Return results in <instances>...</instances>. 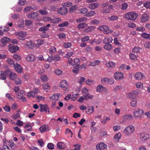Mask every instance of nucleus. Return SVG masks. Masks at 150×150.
<instances>
[{"instance_id": "1", "label": "nucleus", "mask_w": 150, "mask_h": 150, "mask_svg": "<svg viewBox=\"0 0 150 150\" xmlns=\"http://www.w3.org/2000/svg\"><path fill=\"white\" fill-rule=\"evenodd\" d=\"M138 16V14L134 12L128 13L125 15V18L128 20L134 21Z\"/></svg>"}, {"instance_id": "2", "label": "nucleus", "mask_w": 150, "mask_h": 150, "mask_svg": "<svg viewBox=\"0 0 150 150\" xmlns=\"http://www.w3.org/2000/svg\"><path fill=\"white\" fill-rule=\"evenodd\" d=\"M134 131V127L132 125H130L125 129L123 132L125 135L127 136L131 134Z\"/></svg>"}, {"instance_id": "3", "label": "nucleus", "mask_w": 150, "mask_h": 150, "mask_svg": "<svg viewBox=\"0 0 150 150\" xmlns=\"http://www.w3.org/2000/svg\"><path fill=\"white\" fill-rule=\"evenodd\" d=\"M26 33L25 32L19 31L15 33V34L19 36L18 39L20 40H24L25 39V36L26 35Z\"/></svg>"}, {"instance_id": "4", "label": "nucleus", "mask_w": 150, "mask_h": 150, "mask_svg": "<svg viewBox=\"0 0 150 150\" xmlns=\"http://www.w3.org/2000/svg\"><path fill=\"white\" fill-rule=\"evenodd\" d=\"M67 8L66 7L63 6L58 9L57 10V13L62 15L66 14L67 13Z\"/></svg>"}, {"instance_id": "5", "label": "nucleus", "mask_w": 150, "mask_h": 150, "mask_svg": "<svg viewBox=\"0 0 150 150\" xmlns=\"http://www.w3.org/2000/svg\"><path fill=\"white\" fill-rule=\"evenodd\" d=\"M40 111L41 112L45 111L46 112H47L48 113L50 112L48 106L46 105L40 104Z\"/></svg>"}, {"instance_id": "6", "label": "nucleus", "mask_w": 150, "mask_h": 150, "mask_svg": "<svg viewBox=\"0 0 150 150\" xmlns=\"http://www.w3.org/2000/svg\"><path fill=\"white\" fill-rule=\"evenodd\" d=\"M68 85L67 81L65 80H63L59 84V86L60 87L64 89L65 91H68L67 86Z\"/></svg>"}, {"instance_id": "7", "label": "nucleus", "mask_w": 150, "mask_h": 150, "mask_svg": "<svg viewBox=\"0 0 150 150\" xmlns=\"http://www.w3.org/2000/svg\"><path fill=\"white\" fill-rule=\"evenodd\" d=\"M96 91L98 92H105V93H108V89L101 85L97 86Z\"/></svg>"}, {"instance_id": "8", "label": "nucleus", "mask_w": 150, "mask_h": 150, "mask_svg": "<svg viewBox=\"0 0 150 150\" xmlns=\"http://www.w3.org/2000/svg\"><path fill=\"white\" fill-rule=\"evenodd\" d=\"M8 47L9 51L12 53L15 52L19 49V47L18 46L12 44L9 45Z\"/></svg>"}, {"instance_id": "9", "label": "nucleus", "mask_w": 150, "mask_h": 150, "mask_svg": "<svg viewBox=\"0 0 150 150\" xmlns=\"http://www.w3.org/2000/svg\"><path fill=\"white\" fill-rule=\"evenodd\" d=\"M107 145L103 142H101L98 144L96 146V148L97 150H104L106 148Z\"/></svg>"}, {"instance_id": "10", "label": "nucleus", "mask_w": 150, "mask_h": 150, "mask_svg": "<svg viewBox=\"0 0 150 150\" xmlns=\"http://www.w3.org/2000/svg\"><path fill=\"white\" fill-rule=\"evenodd\" d=\"M134 116L138 118H140L144 113L143 110L141 109H137L134 112Z\"/></svg>"}, {"instance_id": "11", "label": "nucleus", "mask_w": 150, "mask_h": 150, "mask_svg": "<svg viewBox=\"0 0 150 150\" xmlns=\"http://www.w3.org/2000/svg\"><path fill=\"white\" fill-rule=\"evenodd\" d=\"M1 41L2 43L1 45V46L4 47L6 45V43L10 41V39L7 37H4L1 39Z\"/></svg>"}, {"instance_id": "12", "label": "nucleus", "mask_w": 150, "mask_h": 150, "mask_svg": "<svg viewBox=\"0 0 150 150\" xmlns=\"http://www.w3.org/2000/svg\"><path fill=\"white\" fill-rule=\"evenodd\" d=\"M149 18L150 17L149 15L146 13H144L140 17L142 22H144L147 21Z\"/></svg>"}, {"instance_id": "13", "label": "nucleus", "mask_w": 150, "mask_h": 150, "mask_svg": "<svg viewBox=\"0 0 150 150\" xmlns=\"http://www.w3.org/2000/svg\"><path fill=\"white\" fill-rule=\"evenodd\" d=\"M139 137L141 139L144 141L149 138V135L146 133H141L139 134Z\"/></svg>"}, {"instance_id": "14", "label": "nucleus", "mask_w": 150, "mask_h": 150, "mask_svg": "<svg viewBox=\"0 0 150 150\" xmlns=\"http://www.w3.org/2000/svg\"><path fill=\"white\" fill-rule=\"evenodd\" d=\"M115 78L116 79L119 80L122 79L123 77V74L122 72H118L114 74Z\"/></svg>"}, {"instance_id": "15", "label": "nucleus", "mask_w": 150, "mask_h": 150, "mask_svg": "<svg viewBox=\"0 0 150 150\" xmlns=\"http://www.w3.org/2000/svg\"><path fill=\"white\" fill-rule=\"evenodd\" d=\"M38 15V14L37 12H33L28 14L27 16L30 19H34L36 18Z\"/></svg>"}, {"instance_id": "16", "label": "nucleus", "mask_w": 150, "mask_h": 150, "mask_svg": "<svg viewBox=\"0 0 150 150\" xmlns=\"http://www.w3.org/2000/svg\"><path fill=\"white\" fill-rule=\"evenodd\" d=\"M103 31L105 34H108L111 33L112 30L109 29V27L106 25H103Z\"/></svg>"}, {"instance_id": "17", "label": "nucleus", "mask_w": 150, "mask_h": 150, "mask_svg": "<svg viewBox=\"0 0 150 150\" xmlns=\"http://www.w3.org/2000/svg\"><path fill=\"white\" fill-rule=\"evenodd\" d=\"M51 60H50V59L48 58L47 61L50 62H52L51 60H52L55 62H57L60 60V57L58 55H56L54 56V57H53V56H52L51 57Z\"/></svg>"}, {"instance_id": "18", "label": "nucleus", "mask_w": 150, "mask_h": 150, "mask_svg": "<svg viewBox=\"0 0 150 150\" xmlns=\"http://www.w3.org/2000/svg\"><path fill=\"white\" fill-rule=\"evenodd\" d=\"M13 66L17 72L18 73L21 72L22 71V67L19 64L16 63L15 64H13Z\"/></svg>"}, {"instance_id": "19", "label": "nucleus", "mask_w": 150, "mask_h": 150, "mask_svg": "<svg viewBox=\"0 0 150 150\" xmlns=\"http://www.w3.org/2000/svg\"><path fill=\"white\" fill-rule=\"evenodd\" d=\"M112 40L113 39L111 37L105 38L103 40V42L104 44L110 43L111 42Z\"/></svg>"}, {"instance_id": "20", "label": "nucleus", "mask_w": 150, "mask_h": 150, "mask_svg": "<svg viewBox=\"0 0 150 150\" xmlns=\"http://www.w3.org/2000/svg\"><path fill=\"white\" fill-rule=\"evenodd\" d=\"M27 61L28 62H32L34 61L35 59V56L32 54L28 55L26 58Z\"/></svg>"}, {"instance_id": "21", "label": "nucleus", "mask_w": 150, "mask_h": 150, "mask_svg": "<svg viewBox=\"0 0 150 150\" xmlns=\"http://www.w3.org/2000/svg\"><path fill=\"white\" fill-rule=\"evenodd\" d=\"M99 4L97 3H92L88 5V7L91 9H94L97 8Z\"/></svg>"}, {"instance_id": "22", "label": "nucleus", "mask_w": 150, "mask_h": 150, "mask_svg": "<svg viewBox=\"0 0 150 150\" xmlns=\"http://www.w3.org/2000/svg\"><path fill=\"white\" fill-rule=\"evenodd\" d=\"M87 108V109H86V112L88 114H91L94 111V107L93 106H89Z\"/></svg>"}, {"instance_id": "23", "label": "nucleus", "mask_w": 150, "mask_h": 150, "mask_svg": "<svg viewBox=\"0 0 150 150\" xmlns=\"http://www.w3.org/2000/svg\"><path fill=\"white\" fill-rule=\"evenodd\" d=\"M143 76V75L142 73L138 72L135 74L134 77L136 79L139 80L141 79Z\"/></svg>"}, {"instance_id": "24", "label": "nucleus", "mask_w": 150, "mask_h": 150, "mask_svg": "<svg viewBox=\"0 0 150 150\" xmlns=\"http://www.w3.org/2000/svg\"><path fill=\"white\" fill-rule=\"evenodd\" d=\"M38 92V90H36L35 91H30L29 92L27 95V96L28 97H34L35 96V94Z\"/></svg>"}, {"instance_id": "25", "label": "nucleus", "mask_w": 150, "mask_h": 150, "mask_svg": "<svg viewBox=\"0 0 150 150\" xmlns=\"http://www.w3.org/2000/svg\"><path fill=\"white\" fill-rule=\"evenodd\" d=\"M115 64V63L113 62L110 61L106 63V65L107 67L109 68H113Z\"/></svg>"}, {"instance_id": "26", "label": "nucleus", "mask_w": 150, "mask_h": 150, "mask_svg": "<svg viewBox=\"0 0 150 150\" xmlns=\"http://www.w3.org/2000/svg\"><path fill=\"white\" fill-rule=\"evenodd\" d=\"M105 45L104 46L103 48L107 50H110L112 48V45L110 43L105 44Z\"/></svg>"}, {"instance_id": "27", "label": "nucleus", "mask_w": 150, "mask_h": 150, "mask_svg": "<svg viewBox=\"0 0 150 150\" xmlns=\"http://www.w3.org/2000/svg\"><path fill=\"white\" fill-rule=\"evenodd\" d=\"M87 27V24L85 23H81L79 24L77 27V28L79 30L83 29Z\"/></svg>"}, {"instance_id": "28", "label": "nucleus", "mask_w": 150, "mask_h": 150, "mask_svg": "<svg viewBox=\"0 0 150 150\" xmlns=\"http://www.w3.org/2000/svg\"><path fill=\"white\" fill-rule=\"evenodd\" d=\"M83 98L84 99L86 100H88L89 99H92L93 96L92 95H91L87 93L86 94H84L83 95Z\"/></svg>"}, {"instance_id": "29", "label": "nucleus", "mask_w": 150, "mask_h": 150, "mask_svg": "<svg viewBox=\"0 0 150 150\" xmlns=\"http://www.w3.org/2000/svg\"><path fill=\"white\" fill-rule=\"evenodd\" d=\"M100 61L99 60H95L93 62H91L89 64V66H94L98 64V63L100 62Z\"/></svg>"}, {"instance_id": "30", "label": "nucleus", "mask_w": 150, "mask_h": 150, "mask_svg": "<svg viewBox=\"0 0 150 150\" xmlns=\"http://www.w3.org/2000/svg\"><path fill=\"white\" fill-rule=\"evenodd\" d=\"M57 145L58 148H59V149H64L65 147V146L64 144L62 142H58L57 144Z\"/></svg>"}, {"instance_id": "31", "label": "nucleus", "mask_w": 150, "mask_h": 150, "mask_svg": "<svg viewBox=\"0 0 150 150\" xmlns=\"http://www.w3.org/2000/svg\"><path fill=\"white\" fill-rule=\"evenodd\" d=\"M95 27L93 26H90L88 27L84 31L86 33H88L91 32L92 31L94 30L95 29Z\"/></svg>"}, {"instance_id": "32", "label": "nucleus", "mask_w": 150, "mask_h": 150, "mask_svg": "<svg viewBox=\"0 0 150 150\" xmlns=\"http://www.w3.org/2000/svg\"><path fill=\"white\" fill-rule=\"evenodd\" d=\"M141 49V48L139 47H134L132 50V52L134 53H137L139 52Z\"/></svg>"}, {"instance_id": "33", "label": "nucleus", "mask_w": 150, "mask_h": 150, "mask_svg": "<svg viewBox=\"0 0 150 150\" xmlns=\"http://www.w3.org/2000/svg\"><path fill=\"white\" fill-rule=\"evenodd\" d=\"M123 118L125 121L127 120H131L132 119L133 117L130 115H126L123 116Z\"/></svg>"}, {"instance_id": "34", "label": "nucleus", "mask_w": 150, "mask_h": 150, "mask_svg": "<svg viewBox=\"0 0 150 150\" xmlns=\"http://www.w3.org/2000/svg\"><path fill=\"white\" fill-rule=\"evenodd\" d=\"M74 73L77 74L79 71V65H77L74 67V69L72 70Z\"/></svg>"}, {"instance_id": "35", "label": "nucleus", "mask_w": 150, "mask_h": 150, "mask_svg": "<svg viewBox=\"0 0 150 150\" xmlns=\"http://www.w3.org/2000/svg\"><path fill=\"white\" fill-rule=\"evenodd\" d=\"M121 133H118L116 134L114 136V139L115 141H118L121 138Z\"/></svg>"}, {"instance_id": "36", "label": "nucleus", "mask_w": 150, "mask_h": 150, "mask_svg": "<svg viewBox=\"0 0 150 150\" xmlns=\"http://www.w3.org/2000/svg\"><path fill=\"white\" fill-rule=\"evenodd\" d=\"M40 78L42 81L46 82L48 81V79L47 76L45 74H42L41 75Z\"/></svg>"}, {"instance_id": "37", "label": "nucleus", "mask_w": 150, "mask_h": 150, "mask_svg": "<svg viewBox=\"0 0 150 150\" xmlns=\"http://www.w3.org/2000/svg\"><path fill=\"white\" fill-rule=\"evenodd\" d=\"M56 52V48L54 47H52L49 49V52L50 54H54Z\"/></svg>"}, {"instance_id": "38", "label": "nucleus", "mask_w": 150, "mask_h": 150, "mask_svg": "<svg viewBox=\"0 0 150 150\" xmlns=\"http://www.w3.org/2000/svg\"><path fill=\"white\" fill-rule=\"evenodd\" d=\"M17 75L15 73L12 72L9 76V78L12 80H14L16 79Z\"/></svg>"}, {"instance_id": "39", "label": "nucleus", "mask_w": 150, "mask_h": 150, "mask_svg": "<svg viewBox=\"0 0 150 150\" xmlns=\"http://www.w3.org/2000/svg\"><path fill=\"white\" fill-rule=\"evenodd\" d=\"M141 36L144 38L150 39V34H148L146 33H143L142 34Z\"/></svg>"}, {"instance_id": "40", "label": "nucleus", "mask_w": 150, "mask_h": 150, "mask_svg": "<svg viewBox=\"0 0 150 150\" xmlns=\"http://www.w3.org/2000/svg\"><path fill=\"white\" fill-rule=\"evenodd\" d=\"M48 30V28H47L46 27H45V26H43L40 28L39 29V30L40 31L42 32V33H45L46 31L47 30Z\"/></svg>"}, {"instance_id": "41", "label": "nucleus", "mask_w": 150, "mask_h": 150, "mask_svg": "<svg viewBox=\"0 0 150 150\" xmlns=\"http://www.w3.org/2000/svg\"><path fill=\"white\" fill-rule=\"evenodd\" d=\"M79 58H76L73 60V62H72L71 65L74 66L78 63L79 62Z\"/></svg>"}, {"instance_id": "42", "label": "nucleus", "mask_w": 150, "mask_h": 150, "mask_svg": "<svg viewBox=\"0 0 150 150\" xmlns=\"http://www.w3.org/2000/svg\"><path fill=\"white\" fill-rule=\"evenodd\" d=\"M131 105L133 107H135L137 105V100L134 99H133L130 103Z\"/></svg>"}, {"instance_id": "43", "label": "nucleus", "mask_w": 150, "mask_h": 150, "mask_svg": "<svg viewBox=\"0 0 150 150\" xmlns=\"http://www.w3.org/2000/svg\"><path fill=\"white\" fill-rule=\"evenodd\" d=\"M1 74H0V78L3 80H5L6 79V76L4 74V73L2 71H1Z\"/></svg>"}, {"instance_id": "44", "label": "nucleus", "mask_w": 150, "mask_h": 150, "mask_svg": "<svg viewBox=\"0 0 150 150\" xmlns=\"http://www.w3.org/2000/svg\"><path fill=\"white\" fill-rule=\"evenodd\" d=\"M118 17L116 16H112L111 17H109L108 19L111 21H114L118 19Z\"/></svg>"}, {"instance_id": "45", "label": "nucleus", "mask_w": 150, "mask_h": 150, "mask_svg": "<svg viewBox=\"0 0 150 150\" xmlns=\"http://www.w3.org/2000/svg\"><path fill=\"white\" fill-rule=\"evenodd\" d=\"M69 24V23L67 21L64 22L62 23L59 24L58 25V27H64V26H67Z\"/></svg>"}, {"instance_id": "46", "label": "nucleus", "mask_w": 150, "mask_h": 150, "mask_svg": "<svg viewBox=\"0 0 150 150\" xmlns=\"http://www.w3.org/2000/svg\"><path fill=\"white\" fill-rule=\"evenodd\" d=\"M101 12L104 13H108L110 12V11L109 8H103L101 10Z\"/></svg>"}, {"instance_id": "47", "label": "nucleus", "mask_w": 150, "mask_h": 150, "mask_svg": "<svg viewBox=\"0 0 150 150\" xmlns=\"http://www.w3.org/2000/svg\"><path fill=\"white\" fill-rule=\"evenodd\" d=\"M85 80V78L83 77H81L80 79L78 81V83L80 84V86L81 87V85L82 84V83L84 82Z\"/></svg>"}, {"instance_id": "48", "label": "nucleus", "mask_w": 150, "mask_h": 150, "mask_svg": "<svg viewBox=\"0 0 150 150\" xmlns=\"http://www.w3.org/2000/svg\"><path fill=\"white\" fill-rule=\"evenodd\" d=\"M72 4L70 2H66L62 4V5L64 7L67 6L69 7L72 5Z\"/></svg>"}, {"instance_id": "49", "label": "nucleus", "mask_w": 150, "mask_h": 150, "mask_svg": "<svg viewBox=\"0 0 150 150\" xmlns=\"http://www.w3.org/2000/svg\"><path fill=\"white\" fill-rule=\"evenodd\" d=\"M39 130L41 133L43 132L44 131H46L47 129L46 128V127L45 125L42 126L39 128Z\"/></svg>"}, {"instance_id": "50", "label": "nucleus", "mask_w": 150, "mask_h": 150, "mask_svg": "<svg viewBox=\"0 0 150 150\" xmlns=\"http://www.w3.org/2000/svg\"><path fill=\"white\" fill-rule=\"evenodd\" d=\"M43 88L45 89H47L50 88V86L48 83L42 84Z\"/></svg>"}, {"instance_id": "51", "label": "nucleus", "mask_w": 150, "mask_h": 150, "mask_svg": "<svg viewBox=\"0 0 150 150\" xmlns=\"http://www.w3.org/2000/svg\"><path fill=\"white\" fill-rule=\"evenodd\" d=\"M79 11L81 13L85 14L88 11V10L86 8H83L80 9Z\"/></svg>"}, {"instance_id": "52", "label": "nucleus", "mask_w": 150, "mask_h": 150, "mask_svg": "<svg viewBox=\"0 0 150 150\" xmlns=\"http://www.w3.org/2000/svg\"><path fill=\"white\" fill-rule=\"evenodd\" d=\"M39 12L42 15H45L47 13V11L44 9H40L39 11Z\"/></svg>"}, {"instance_id": "53", "label": "nucleus", "mask_w": 150, "mask_h": 150, "mask_svg": "<svg viewBox=\"0 0 150 150\" xmlns=\"http://www.w3.org/2000/svg\"><path fill=\"white\" fill-rule=\"evenodd\" d=\"M86 20V18L84 17H83L79 18H78L76 20L77 23H80L82 22L83 21H84Z\"/></svg>"}, {"instance_id": "54", "label": "nucleus", "mask_w": 150, "mask_h": 150, "mask_svg": "<svg viewBox=\"0 0 150 150\" xmlns=\"http://www.w3.org/2000/svg\"><path fill=\"white\" fill-rule=\"evenodd\" d=\"M74 52L72 51H71L66 54L65 55V57L68 58L71 56L73 54Z\"/></svg>"}, {"instance_id": "55", "label": "nucleus", "mask_w": 150, "mask_h": 150, "mask_svg": "<svg viewBox=\"0 0 150 150\" xmlns=\"http://www.w3.org/2000/svg\"><path fill=\"white\" fill-rule=\"evenodd\" d=\"M128 7L127 4L126 3H124L122 4V9L123 10H125Z\"/></svg>"}, {"instance_id": "56", "label": "nucleus", "mask_w": 150, "mask_h": 150, "mask_svg": "<svg viewBox=\"0 0 150 150\" xmlns=\"http://www.w3.org/2000/svg\"><path fill=\"white\" fill-rule=\"evenodd\" d=\"M13 57L17 60H20L21 59L20 56L16 54H14Z\"/></svg>"}, {"instance_id": "57", "label": "nucleus", "mask_w": 150, "mask_h": 150, "mask_svg": "<svg viewBox=\"0 0 150 150\" xmlns=\"http://www.w3.org/2000/svg\"><path fill=\"white\" fill-rule=\"evenodd\" d=\"M47 148L50 149H54V145L51 143H49L47 145Z\"/></svg>"}, {"instance_id": "58", "label": "nucleus", "mask_w": 150, "mask_h": 150, "mask_svg": "<svg viewBox=\"0 0 150 150\" xmlns=\"http://www.w3.org/2000/svg\"><path fill=\"white\" fill-rule=\"evenodd\" d=\"M15 83L16 85L20 84L21 83V79L19 78H16L15 79Z\"/></svg>"}, {"instance_id": "59", "label": "nucleus", "mask_w": 150, "mask_h": 150, "mask_svg": "<svg viewBox=\"0 0 150 150\" xmlns=\"http://www.w3.org/2000/svg\"><path fill=\"white\" fill-rule=\"evenodd\" d=\"M136 30L138 31H143L145 30V29L143 26H141L137 28Z\"/></svg>"}, {"instance_id": "60", "label": "nucleus", "mask_w": 150, "mask_h": 150, "mask_svg": "<svg viewBox=\"0 0 150 150\" xmlns=\"http://www.w3.org/2000/svg\"><path fill=\"white\" fill-rule=\"evenodd\" d=\"M25 25H30L32 24V22L30 20H26L25 21Z\"/></svg>"}, {"instance_id": "61", "label": "nucleus", "mask_w": 150, "mask_h": 150, "mask_svg": "<svg viewBox=\"0 0 150 150\" xmlns=\"http://www.w3.org/2000/svg\"><path fill=\"white\" fill-rule=\"evenodd\" d=\"M86 83L88 85H90L92 83H94V81L90 79H88L86 81Z\"/></svg>"}, {"instance_id": "62", "label": "nucleus", "mask_w": 150, "mask_h": 150, "mask_svg": "<svg viewBox=\"0 0 150 150\" xmlns=\"http://www.w3.org/2000/svg\"><path fill=\"white\" fill-rule=\"evenodd\" d=\"M127 26L131 28H134L136 26V25L133 23H128Z\"/></svg>"}, {"instance_id": "63", "label": "nucleus", "mask_w": 150, "mask_h": 150, "mask_svg": "<svg viewBox=\"0 0 150 150\" xmlns=\"http://www.w3.org/2000/svg\"><path fill=\"white\" fill-rule=\"evenodd\" d=\"M64 47L66 48H68L71 46V43L70 42H67L64 43Z\"/></svg>"}, {"instance_id": "64", "label": "nucleus", "mask_w": 150, "mask_h": 150, "mask_svg": "<svg viewBox=\"0 0 150 150\" xmlns=\"http://www.w3.org/2000/svg\"><path fill=\"white\" fill-rule=\"evenodd\" d=\"M144 6L147 8H150V2H147L144 4Z\"/></svg>"}]
</instances>
